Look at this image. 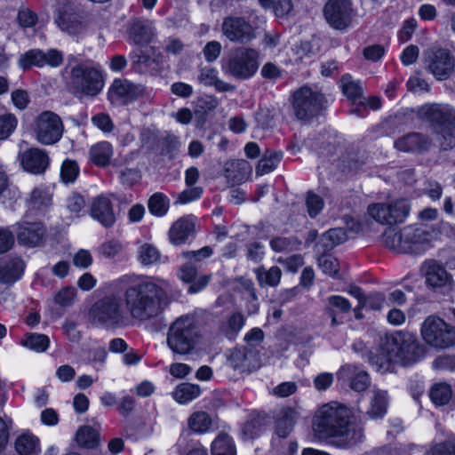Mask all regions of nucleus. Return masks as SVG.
<instances>
[{"label":"nucleus","instance_id":"obj_16","mask_svg":"<svg viewBox=\"0 0 455 455\" xmlns=\"http://www.w3.org/2000/svg\"><path fill=\"white\" fill-rule=\"evenodd\" d=\"M63 61V55L60 51L51 49L44 52L39 49L29 50L20 55L19 65L23 69H28L33 66L44 67L49 65L51 67H59Z\"/></svg>","mask_w":455,"mask_h":455},{"label":"nucleus","instance_id":"obj_53","mask_svg":"<svg viewBox=\"0 0 455 455\" xmlns=\"http://www.w3.org/2000/svg\"><path fill=\"white\" fill-rule=\"evenodd\" d=\"M306 206L308 215L311 218H315L323 209V199L312 191L307 193Z\"/></svg>","mask_w":455,"mask_h":455},{"label":"nucleus","instance_id":"obj_20","mask_svg":"<svg viewBox=\"0 0 455 455\" xmlns=\"http://www.w3.org/2000/svg\"><path fill=\"white\" fill-rule=\"evenodd\" d=\"M423 268L427 286L434 291L451 290L452 280L446 269L434 260L426 261Z\"/></svg>","mask_w":455,"mask_h":455},{"label":"nucleus","instance_id":"obj_43","mask_svg":"<svg viewBox=\"0 0 455 455\" xmlns=\"http://www.w3.org/2000/svg\"><path fill=\"white\" fill-rule=\"evenodd\" d=\"M200 395V387L191 383L179 385L173 392V398L180 403H187Z\"/></svg>","mask_w":455,"mask_h":455},{"label":"nucleus","instance_id":"obj_12","mask_svg":"<svg viewBox=\"0 0 455 455\" xmlns=\"http://www.w3.org/2000/svg\"><path fill=\"white\" fill-rule=\"evenodd\" d=\"M221 32L230 42L240 44H247L256 38L254 28L243 17L224 18Z\"/></svg>","mask_w":455,"mask_h":455},{"label":"nucleus","instance_id":"obj_25","mask_svg":"<svg viewBox=\"0 0 455 455\" xmlns=\"http://www.w3.org/2000/svg\"><path fill=\"white\" fill-rule=\"evenodd\" d=\"M195 234V221L192 217H182L176 220L169 230L170 242L174 245L185 243Z\"/></svg>","mask_w":455,"mask_h":455},{"label":"nucleus","instance_id":"obj_58","mask_svg":"<svg viewBox=\"0 0 455 455\" xmlns=\"http://www.w3.org/2000/svg\"><path fill=\"white\" fill-rule=\"evenodd\" d=\"M212 248L210 246H204L197 251H183L182 257L186 260L193 261L195 264L199 265L200 261L210 258L212 255Z\"/></svg>","mask_w":455,"mask_h":455},{"label":"nucleus","instance_id":"obj_55","mask_svg":"<svg viewBox=\"0 0 455 455\" xmlns=\"http://www.w3.org/2000/svg\"><path fill=\"white\" fill-rule=\"evenodd\" d=\"M79 173V167L76 162L72 160H66L63 162L60 170V177L63 182L72 183L74 182Z\"/></svg>","mask_w":455,"mask_h":455},{"label":"nucleus","instance_id":"obj_11","mask_svg":"<svg viewBox=\"0 0 455 455\" xmlns=\"http://www.w3.org/2000/svg\"><path fill=\"white\" fill-rule=\"evenodd\" d=\"M410 212L408 200L402 198L385 204H373L368 206V213L376 221L393 225L404 221Z\"/></svg>","mask_w":455,"mask_h":455},{"label":"nucleus","instance_id":"obj_14","mask_svg":"<svg viewBox=\"0 0 455 455\" xmlns=\"http://www.w3.org/2000/svg\"><path fill=\"white\" fill-rule=\"evenodd\" d=\"M326 104L327 100L322 93L307 86L301 87L293 94V106L297 114L320 112L326 109Z\"/></svg>","mask_w":455,"mask_h":455},{"label":"nucleus","instance_id":"obj_42","mask_svg":"<svg viewBox=\"0 0 455 455\" xmlns=\"http://www.w3.org/2000/svg\"><path fill=\"white\" fill-rule=\"evenodd\" d=\"M76 441L81 447L93 448L99 443V434L92 427L83 426L76 432Z\"/></svg>","mask_w":455,"mask_h":455},{"label":"nucleus","instance_id":"obj_44","mask_svg":"<svg viewBox=\"0 0 455 455\" xmlns=\"http://www.w3.org/2000/svg\"><path fill=\"white\" fill-rule=\"evenodd\" d=\"M212 453L236 455L232 438L225 433L220 434L212 443Z\"/></svg>","mask_w":455,"mask_h":455},{"label":"nucleus","instance_id":"obj_26","mask_svg":"<svg viewBox=\"0 0 455 455\" xmlns=\"http://www.w3.org/2000/svg\"><path fill=\"white\" fill-rule=\"evenodd\" d=\"M128 32L130 38L138 45H147L155 36L152 22L148 20H132Z\"/></svg>","mask_w":455,"mask_h":455},{"label":"nucleus","instance_id":"obj_62","mask_svg":"<svg viewBox=\"0 0 455 455\" xmlns=\"http://www.w3.org/2000/svg\"><path fill=\"white\" fill-rule=\"evenodd\" d=\"M76 297V290L74 288L66 287L61 289L55 295V302L61 307H69L73 304Z\"/></svg>","mask_w":455,"mask_h":455},{"label":"nucleus","instance_id":"obj_17","mask_svg":"<svg viewBox=\"0 0 455 455\" xmlns=\"http://www.w3.org/2000/svg\"><path fill=\"white\" fill-rule=\"evenodd\" d=\"M18 158L23 170L35 175L44 173L50 163L47 153L38 148H30L20 152Z\"/></svg>","mask_w":455,"mask_h":455},{"label":"nucleus","instance_id":"obj_51","mask_svg":"<svg viewBox=\"0 0 455 455\" xmlns=\"http://www.w3.org/2000/svg\"><path fill=\"white\" fill-rule=\"evenodd\" d=\"M61 30L75 35L82 29V23L72 14L62 13L56 20Z\"/></svg>","mask_w":455,"mask_h":455},{"label":"nucleus","instance_id":"obj_33","mask_svg":"<svg viewBox=\"0 0 455 455\" xmlns=\"http://www.w3.org/2000/svg\"><path fill=\"white\" fill-rule=\"evenodd\" d=\"M15 451L18 455H39V439L30 433L19 435L14 443Z\"/></svg>","mask_w":455,"mask_h":455},{"label":"nucleus","instance_id":"obj_50","mask_svg":"<svg viewBox=\"0 0 455 455\" xmlns=\"http://www.w3.org/2000/svg\"><path fill=\"white\" fill-rule=\"evenodd\" d=\"M425 455H455V435L430 446Z\"/></svg>","mask_w":455,"mask_h":455},{"label":"nucleus","instance_id":"obj_8","mask_svg":"<svg viewBox=\"0 0 455 455\" xmlns=\"http://www.w3.org/2000/svg\"><path fill=\"white\" fill-rule=\"evenodd\" d=\"M420 333L424 341L435 349L445 350L455 347V326L435 315H428L424 320Z\"/></svg>","mask_w":455,"mask_h":455},{"label":"nucleus","instance_id":"obj_52","mask_svg":"<svg viewBox=\"0 0 455 455\" xmlns=\"http://www.w3.org/2000/svg\"><path fill=\"white\" fill-rule=\"evenodd\" d=\"M318 266L324 274L339 278V263L336 258L331 255H322L318 258Z\"/></svg>","mask_w":455,"mask_h":455},{"label":"nucleus","instance_id":"obj_39","mask_svg":"<svg viewBox=\"0 0 455 455\" xmlns=\"http://www.w3.org/2000/svg\"><path fill=\"white\" fill-rule=\"evenodd\" d=\"M148 207L151 214L163 217L169 210L170 200L164 194L157 192L149 197Z\"/></svg>","mask_w":455,"mask_h":455},{"label":"nucleus","instance_id":"obj_19","mask_svg":"<svg viewBox=\"0 0 455 455\" xmlns=\"http://www.w3.org/2000/svg\"><path fill=\"white\" fill-rule=\"evenodd\" d=\"M338 380L348 385L351 389L362 392L370 385L369 374L355 364H345L337 372Z\"/></svg>","mask_w":455,"mask_h":455},{"label":"nucleus","instance_id":"obj_38","mask_svg":"<svg viewBox=\"0 0 455 455\" xmlns=\"http://www.w3.org/2000/svg\"><path fill=\"white\" fill-rule=\"evenodd\" d=\"M257 280L259 286H276L281 280L282 271L281 269L274 266L269 269H266L264 267H259L255 270Z\"/></svg>","mask_w":455,"mask_h":455},{"label":"nucleus","instance_id":"obj_45","mask_svg":"<svg viewBox=\"0 0 455 455\" xmlns=\"http://www.w3.org/2000/svg\"><path fill=\"white\" fill-rule=\"evenodd\" d=\"M301 243L294 236H275L273 237L269 245L275 252H290L298 250Z\"/></svg>","mask_w":455,"mask_h":455},{"label":"nucleus","instance_id":"obj_49","mask_svg":"<svg viewBox=\"0 0 455 455\" xmlns=\"http://www.w3.org/2000/svg\"><path fill=\"white\" fill-rule=\"evenodd\" d=\"M321 239L326 248H332L347 241V235L344 228H331L323 234Z\"/></svg>","mask_w":455,"mask_h":455},{"label":"nucleus","instance_id":"obj_37","mask_svg":"<svg viewBox=\"0 0 455 455\" xmlns=\"http://www.w3.org/2000/svg\"><path fill=\"white\" fill-rule=\"evenodd\" d=\"M403 228H387L382 234V243L390 250L403 253Z\"/></svg>","mask_w":455,"mask_h":455},{"label":"nucleus","instance_id":"obj_28","mask_svg":"<svg viewBox=\"0 0 455 455\" xmlns=\"http://www.w3.org/2000/svg\"><path fill=\"white\" fill-rule=\"evenodd\" d=\"M352 306L348 299L339 295H331L326 299L324 310L331 320V326H336L341 323L339 316L343 314H348Z\"/></svg>","mask_w":455,"mask_h":455},{"label":"nucleus","instance_id":"obj_63","mask_svg":"<svg viewBox=\"0 0 455 455\" xmlns=\"http://www.w3.org/2000/svg\"><path fill=\"white\" fill-rule=\"evenodd\" d=\"M119 178L124 185L132 187L140 180L141 174L136 168H125L120 171Z\"/></svg>","mask_w":455,"mask_h":455},{"label":"nucleus","instance_id":"obj_21","mask_svg":"<svg viewBox=\"0 0 455 455\" xmlns=\"http://www.w3.org/2000/svg\"><path fill=\"white\" fill-rule=\"evenodd\" d=\"M251 173L250 163L244 159L228 160L224 164L222 174L229 186L240 185Z\"/></svg>","mask_w":455,"mask_h":455},{"label":"nucleus","instance_id":"obj_13","mask_svg":"<svg viewBox=\"0 0 455 455\" xmlns=\"http://www.w3.org/2000/svg\"><path fill=\"white\" fill-rule=\"evenodd\" d=\"M33 132L36 140L43 145H52L58 142L63 132L60 116H37Z\"/></svg>","mask_w":455,"mask_h":455},{"label":"nucleus","instance_id":"obj_46","mask_svg":"<svg viewBox=\"0 0 455 455\" xmlns=\"http://www.w3.org/2000/svg\"><path fill=\"white\" fill-rule=\"evenodd\" d=\"M20 343L36 352H44L50 345V339L44 334L27 333Z\"/></svg>","mask_w":455,"mask_h":455},{"label":"nucleus","instance_id":"obj_54","mask_svg":"<svg viewBox=\"0 0 455 455\" xmlns=\"http://www.w3.org/2000/svg\"><path fill=\"white\" fill-rule=\"evenodd\" d=\"M385 301L384 295L379 292L365 295L361 305L356 306V311L363 309L379 310Z\"/></svg>","mask_w":455,"mask_h":455},{"label":"nucleus","instance_id":"obj_56","mask_svg":"<svg viewBox=\"0 0 455 455\" xmlns=\"http://www.w3.org/2000/svg\"><path fill=\"white\" fill-rule=\"evenodd\" d=\"M160 254L156 248L150 244H143L140 247L139 259L144 265H151L159 259Z\"/></svg>","mask_w":455,"mask_h":455},{"label":"nucleus","instance_id":"obj_47","mask_svg":"<svg viewBox=\"0 0 455 455\" xmlns=\"http://www.w3.org/2000/svg\"><path fill=\"white\" fill-rule=\"evenodd\" d=\"M340 86L343 94L349 100L356 101L361 99L363 90L360 84L354 81L349 75H345L340 80Z\"/></svg>","mask_w":455,"mask_h":455},{"label":"nucleus","instance_id":"obj_35","mask_svg":"<svg viewBox=\"0 0 455 455\" xmlns=\"http://www.w3.org/2000/svg\"><path fill=\"white\" fill-rule=\"evenodd\" d=\"M265 417L257 412H251L242 427V435L244 439H254L263 431Z\"/></svg>","mask_w":455,"mask_h":455},{"label":"nucleus","instance_id":"obj_10","mask_svg":"<svg viewBox=\"0 0 455 455\" xmlns=\"http://www.w3.org/2000/svg\"><path fill=\"white\" fill-rule=\"evenodd\" d=\"M323 14L331 28L344 31L351 27L356 12L350 0H328Z\"/></svg>","mask_w":455,"mask_h":455},{"label":"nucleus","instance_id":"obj_27","mask_svg":"<svg viewBox=\"0 0 455 455\" xmlns=\"http://www.w3.org/2000/svg\"><path fill=\"white\" fill-rule=\"evenodd\" d=\"M437 116L433 123L434 130L443 138L442 147L444 149L451 148L455 146V116Z\"/></svg>","mask_w":455,"mask_h":455},{"label":"nucleus","instance_id":"obj_60","mask_svg":"<svg viewBox=\"0 0 455 455\" xmlns=\"http://www.w3.org/2000/svg\"><path fill=\"white\" fill-rule=\"evenodd\" d=\"M203 193L201 187H190L180 192L176 199V204H185L198 199Z\"/></svg>","mask_w":455,"mask_h":455},{"label":"nucleus","instance_id":"obj_36","mask_svg":"<svg viewBox=\"0 0 455 455\" xmlns=\"http://www.w3.org/2000/svg\"><path fill=\"white\" fill-rule=\"evenodd\" d=\"M387 405L388 397L387 391L376 389L373 391L367 414L371 419L382 418L387 412Z\"/></svg>","mask_w":455,"mask_h":455},{"label":"nucleus","instance_id":"obj_9","mask_svg":"<svg viewBox=\"0 0 455 455\" xmlns=\"http://www.w3.org/2000/svg\"><path fill=\"white\" fill-rule=\"evenodd\" d=\"M426 70L438 81L449 79L455 72V56L439 45L427 48L422 59Z\"/></svg>","mask_w":455,"mask_h":455},{"label":"nucleus","instance_id":"obj_15","mask_svg":"<svg viewBox=\"0 0 455 455\" xmlns=\"http://www.w3.org/2000/svg\"><path fill=\"white\" fill-rule=\"evenodd\" d=\"M143 93L140 85H135L127 80L116 79L108 89V98L112 105L125 106Z\"/></svg>","mask_w":455,"mask_h":455},{"label":"nucleus","instance_id":"obj_29","mask_svg":"<svg viewBox=\"0 0 455 455\" xmlns=\"http://www.w3.org/2000/svg\"><path fill=\"white\" fill-rule=\"evenodd\" d=\"M258 352L248 347H236L229 356V363L234 369L250 370L255 367Z\"/></svg>","mask_w":455,"mask_h":455},{"label":"nucleus","instance_id":"obj_6","mask_svg":"<svg viewBox=\"0 0 455 455\" xmlns=\"http://www.w3.org/2000/svg\"><path fill=\"white\" fill-rule=\"evenodd\" d=\"M259 54L254 48L236 47L221 59L222 72L237 80L252 77L259 67Z\"/></svg>","mask_w":455,"mask_h":455},{"label":"nucleus","instance_id":"obj_2","mask_svg":"<svg viewBox=\"0 0 455 455\" xmlns=\"http://www.w3.org/2000/svg\"><path fill=\"white\" fill-rule=\"evenodd\" d=\"M312 430L317 438L331 439L334 446L344 450L359 445L365 438L362 422L355 419L347 406L338 402L317 409L312 419Z\"/></svg>","mask_w":455,"mask_h":455},{"label":"nucleus","instance_id":"obj_23","mask_svg":"<svg viewBox=\"0 0 455 455\" xmlns=\"http://www.w3.org/2000/svg\"><path fill=\"white\" fill-rule=\"evenodd\" d=\"M394 147L402 152L424 153L430 148L431 140L422 133L411 132L398 138L395 141Z\"/></svg>","mask_w":455,"mask_h":455},{"label":"nucleus","instance_id":"obj_4","mask_svg":"<svg viewBox=\"0 0 455 455\" xmlns=\"http://www.w3.org/2000/svg\"><path fill=\"white\" fill-rule=\"evenodd\" d=\"M110 291L98 299L91 307L88 316L91 323L106 329L124 328L130 316L119 290L109 285Z\"/></svg>","mask_w":455,"mask_h":455},{"label":"nucleus","instance_id":"obj_64","mask_svg":"<svg viewBox=\"0 0 455 455\" xmlns=\"http://www.w3.org/2000/svg\"><path fill=\"white\" fill-rule=\"evenodd\" d=\"M421 72L416 71L414 76H411L407 82V86L412 92H428V83L420 76Z\"/></svg>","mask_w":455,"mask_h":455},{"label":"nucleus","instance_id":"obj_22","mask_svg":"<svg viewBox=\"0 0 455 455\" xmlns=\"http://www.w3.org/2000/svg\"><path fill=\"white\" fill-rule=\"evenodd\" d=\"M13 228L18 242L30 247L38 245L45 234L44 227L39 222H20Z\"/></svg>","mask_w":455,"mask_h":455},{"label":"nucleus","instance_id":"obj_32","mask_svg":"<svg viewBox=\"0 0 455 455\" xmlns=\"http://www.w3.org/2000/svg\"><path fill=\"white\" fill-rule=\"evenodd\" d=\"M26 203L29 211L44 212L52 205V195L46 188H35Z\"/></svg>","mask_w":455,"mask_h":455},{"label":"nucleus","instance_id":"obj_7","mask_svg":"<svg viewBox=\"0 0 455 455\" xmlns=\"http://www.w3.org/2000/svg\"><path fill=\"white\" fill-rule=\"evenodd\" d=\"M70 87L76 93L90 97L98 95L104 87V76L99 64L80 61L70 68Z\"/></svg>","mask_w":455,"mask_h":455},{"label":"nucleus","instance_id":"obj_3","mask_svg":"<svg viewBox=\"0 0 455 455\" xmlns=\"http://www.w3.org/2000/svg\"><path fill=\"white\" fill-rule=\"evenodd\" d=\"M379 348L381 355H370L369 361L378 370L387 371L391 363L402 366H411L421 361L427 348L412 333L407 331H393L380 337Z\"/></svg>","mask_w":455,"mask_h":455},{"label":"nucleus","instance_id":"obj_59","mask_svg":"<svg viewBox=\"0 0 455 455\" xmlns=\"http://www.w3.org/2000/svg\"><path fill=\"white\" fill-rule=\"evenodd\" d=\"M244 324V318L242 314L235 313L228 320L227 323V336L234 338L243 328Z\"/></svg>","mask_w":455,"mask_h":455},{"label":"nucleus","instance_id":"obj_18","mask_svg":"<svg viewBox=\"0 0 455 455\" xmlns=\"http://www.w3.org/2000/svg\"><path fill=\"white\" fill-rule=\"evenodd\" d=\"M403 235V253L420 254L429 247L431 234L421 228L405 227Z\"/></svg>","mask_w":455,"mask_h":455},{"label":"nucleus","instance_id":"obj_61","mask_svg":"<svg viewBox=\"0 0 455 455\" xmlns=\"http://www.w3.org/2000/svg\"><path fill=\"white\" fill-rule=\"evenodd\" d=\"M432 367L437 371H453L455 370V355H439L433 361Z\"/></svg>","mask_w":455,"mask_h":455},{"label":"nucleus","instance_id":"obj_5","mask_svg":"<svg viewBox=\"0 0 455 455\" xmlns=\"http://www.w3.org/2000/svg\"><path fill=\"white\" fill-rule=\"evenodd\" d=\"M203 340L198 321L190 315L178 317L169 327L167 345L176 354H191Z\"/></svg>","mask_w":455,"mask_h":455},{"label":"nucleus","instance_id":"obj_40","mask_svg":"<svg viewBox=\"0 0 455 455\" xmlns=\"http://www.w3.org/2000/svg\"><path fill=\"white\" fill-rule=\"evenodd\" d=\"M283 157L282 152L267 150L263 157L259 161L256 173L263 175L275 170Z\"/></svg>","mask_w":455,"mask_h":455},{"label":"nucleus","instance_id":"obj_1","mask_svg":"<svg viewBox=\"0 0 455 455\" xmlns=\"http://www.w3.org/2000/svg\"><path fill=\"white\" fill-rule=\"evenodd\" d=\"M110 286L120 291L130 319L139 322L159 316L170 304L160 280L124 275L110 283Z\"/></svg>","mask_w":455,"mask_h":455},{"label":"nucleus","instance_id":"obj_31","mask_svg":"<svg viewBox=\"0 0 455 455\" xmlns=\"http://www.w3.org/2000/svg\"><path fill=\"white\" fill-rule=\"evenodd\" d=\"M25 268L24 261L19 258L14 257L6 260L3 265H0V283L12 284L20 278Z\"/></svg>","mask_w":455,"mask_h":455},{"label":"nucleus","instance_id":"obj_24","mask_svg":"<svg viewBox=\"0 0 455 455\" xmlns=\"http://www.w3.org/2000/svg\"><path fill=\"white\" fill-rule=\"evenodd\" d=\"M91 216L105 228L112 227L116 220L110 199L105 196L96 197L91 206Z\"/></svg>","mask_w":455,"mask_h":455},{"label":"nucleus","instance_id":"obj_34","mask_svg":"<svg viewBox=\"0 0 455 455\" xmlns=\"http://www.w3.org/2000/svg\"><path fill=\"white\" fill-rule=\"evenodd\" d=\"M113 155V148L107 141L99 142L90 148V160L97 166H107Z\"/></svg>","mask_w":455,"mask_h":455},{"label":"nucleus","instance_id":"obj_41","mask_svg":"<svg viewBox=\"0 0 455 455\" xmlns=\"http://www.w3.org/2000/svg\"><path fill=\"white\" fill-rule=\"evenodd\" d=\"M452 395V390L449 384L436 383L430 391L429 396L431 401L438 406L445 405L449 403Z\"/></svg>","mask_w":455,"mask_h":455},{"label":"nucleus","instance_id":"obj_48","mask_svg":"<svg viewBox=\"0 0 455 455\" xmlns=\"http://www.w3.org/2000/svg\"><path fill=\"white\" fill-rule=\"evenodd\" d=\"M190 429L197 433L208 431L212 426V419L205 411H196L188 419Z\"/></svg>","mask_w":455,"mask_h":455},{"label":"nucleus","instance_id":"obj_57","mask_svg":"<svg viewBox=\"0 0 455 455\" xmlns=\"http://www.w3.org/2000/svg\"><path fill=\"white\" fill-rule=\"evenodd\" d=\"M17 124L15 116H0V140L9 138L14 132Z\"/></svg>","mask_w":455,"mask_h":455},{"label":"nucleus","instance_id":"obj_30","mask_svg":"<svg viewBox=\"0 0 455 455\" xmlns=\"http://www.w3.org/2000/svg\"><path fill=\"white\" fill-rule=\"evenodd\" d=\"M299 418V412L291 407L282 409L275 416V433L280 438H286L292 431Z\"/></svg>","mask_w":455,"mask_h":455}]
</instances>
